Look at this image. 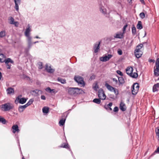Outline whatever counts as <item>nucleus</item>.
<instances>
[{
	"instance_id": "4",
	"label": "nucleus",
	"mask_w": 159,
	"mask_h": 159,
	"mask_svg": "<svg viewBox=\"0 0 159 159\" xmlns=\"http://www.w3.org/2000/svg\"><path fill=\"white\" fill-rule=\"evenodd\" d=\"M69 112L68 111L63 113L62 116V118L59 121V125L60 126H62L64 125L66 120V118L67 117Z\"/></svg>"
},
{
	"instance_id": "47",
	"label": "nucleus",
	"mask_w": 159,
	"mask_h": 159,
	"mask_svg": "<svg viewBox=\"0 0 159 159\" xmlns=\"http://www.w3.org/2000/svg\"><path fill=\"white\" fill-rule=\"evenodd\" d=\"M117 53L119 55H121L122 54V51L120 49H119L117 51Z\"/></svg>"
},
{
	"instance_id": "5",
	"label": "nucleus",
	"mask_w": 159,
	"mask_h": 159,
	"mask_svg": "<svg viewBox=\"0 0 159 159\" xmlns=\"http://www.w3.org/2000/svg\"><path fill=\"white\" fill-rule=\"evenodd\" d=\"M5 62L7 66V68L8 69H10L11 68V65L9 64V63H11L12 64H14V61L11 58H8L4 59L2 61V63Z\"/></svg>"
},
{
	"instance_id": "10",
	"label": "nucleus",
	"mask_w": 159,
	"mask_h": 159,
	"mask_svg": "<svg viewBox=\"0 0 159 159\" xmlns=\"http://www.w3.org/2000/svg\"><path fill=\"white\" fill-rule=\"evenodd\" d=\"M31 31V29L29 26V25H28V27L26 28V30L25 32V34L26 37L28 39H32V37L30 36V32Z\"/></svg>"
},
{
	"instance_id": "58",
	"label": "nucleus",
	"mask_w": 159,
	"mask_h": 159,
	"mask_svg": "<svg viewBox=\"0 0 159 159\" xmlns=\"http://www.w3.org/2000/svg\"><path fill=\"white\" fill-rule=\"evenodd\" d=\"M130 68H131V70H130V73H132V72H133V67L131 66H130Z\"/></svg>"
},
{
	"instance_id": "6",
	"label": "nucleus",
	"mask_w": 159,
	"mask_h": 159,
	"mask_svg": "<svg viewBox=\"0 0 159 159\" xmlns=\"http://www.w3.org/2000/svg\"><path fill=\"white\" fill-rule=\"evenodd\" d=\"M98 97L101 98L102 100H104L106 99V96L105 94L103 89H100L98 91Z\"/></svg>"
},
{
	"instance_id": "55",
	"label": "nucleus",
	"mask_w": 159,
	"mask_h": 159,
	"mask_svg": "<svg viewBox=\"0 0 159 159\" xmlns=\"http://www.w3.org/2000/svg\"><path fill=\"white\" fill-rule=\"evenodd\" d=\"M0 57L1 58H3V59H4V58L6 57L5 55L2 53H0Z\"/></svg>"
},
{
	"instance_id": "56",
	"label": "nucleus",
	"mask_w": 159,
	"mask_h": 159,
	"mask_svg": "<svg viewBox=\"0 0 159 159\" xmlns=\"http://www.w3.org/2000/svg\"><path fill=\"white\" fill-rule=\"evenodd\" d=\"M154 153H159V146L157 148Z\"/></svg>"
},
{
	"instance_id": "1",
	"label": "nucleus",
	"mask_w": 159,
	"mask_h": 159,
	"mask_svg": "<svg viewBox=\"0 0 159 159\" xmlns=\"http://www.w3.org/2000/svg\"><path fill=\"white\" fill-rule=\"evenodd\" d=\"M13 107V106L11 105L10 103L8 102L1 105L0 108L1 110L3 111H7L12 109Z\"/></svg>"
},
{
	"instance_id": "16",
	"label": "nucleus",
	"mask_w": 159,
	"mask_h": 159,
	"mask_svg": "<svg viewBox=\"0 0 159 159\" xmlns=\"http://www.w3.org/2000/svg\"><path fill=\"white\" fill-rule=\"evenodd\" d=\"M75 88H70L68 90L69 93L70 95L75 94Z\"/></svg>"
},
{
	"instance_id": "26",
	"label": "nucleus",
	"mask_w": 159,
	"mask_h": 159,
	"mask_svg": "<svg viewBox=\"0 0 159 159\" xmlns=\"http://www.w3.org/2000/svg\"><path fill=\"white\" fill-rule=\"evenodd\" d=\"M57 81L60 82L61 83L64 84L66 83V80L65 79H62L60 77H58L57 79Z\"/></svg>"
},
{
	"instance_id": "36",
	"label": "nucleus",
	"mask_w": 159,
	"mask_h": 159,
	"mask_svg": "<svg viewBox=\"0 0 159 159\" xmlns=\"http://www.w3.org/2000/svg\"><path fill=\"white\" fill-rule=\"evenodd\" d=\"M118 81L119 82V83L120 84H122L124 83V80L123 78V77H118Z\"/></svg>"
},
{
	"instance_id": "59",
	"label": "nucleus",
	"mask_w": 159,
	"mask_h": 159,
	"mask_svg": "<svg viewBox=\"0 0 159 159\" xmlns=\"http://www.w3.org/2000/svg\"><path fill=\"white\" fill-rule=\"evenodd\" d=\"M21 107H23V108H24V109H25L28 106H27V105L26 104H25L24 105H21Z\"/></svg>"
},
{
	"instance_id": "42",
	"label": "nucleus",
	"mask_w": 159,
	"mask_h": 159,
	"mask_svg": "<svg viewBox=\"0 0 159 159\" xmlns=\"http://www.w3.org/2000/svg\"><path fill=\"white\" fill-rule=\"evenodd\" d=\"M25 110V109H24V108H23V107H21V105H20L18 107V111L20 113H21L23 112Z\"/></svg>"
},
{
	"instance_id": "48",
	"label": "nucleus",
	"mask_w": 159,
	"mask_h": 159,
	"mask_svg": "<svg viewBox=\"0 0 159 159\" xmlns=\"http://www.w3.org/2000/svg\"><path fill=\"white\" fill-rule=\"evenodd\" d=\"M155 131L157 135L158 136V137L159 138V127L157 128V129H156Z\"/></svg>"
},
{
	"instance_id": "52",
	"label": "nucleus",
	"mask_w": 159,
	"mask_h": 159,
	"mask_svg": "<svg viewBox=\"0 0 159 159\" xmlns=\"http://www.w3.org/2000/svg\"><path fill=\"white\" fill-rule=\"evenodd\" d=\"M94 89L95 90H97V89H98V86L97 83L96 84L95 86L93 87Z\"/></svg>"
},
{
	"instance_id": "32",
	"label": "nucleus",
	"mask_w": 159,
	"mask_h": 159,
	"mask_svg": "<svg viewBox=\"0 0 159 159\" xmlns=\"http://www.w3.org/2000/svg\"><path fill=\"white\" fill-rule=\"evenodd\" d=\"M39 92H41L42 91L38 89H35V90H33L32 91L33 93H34V96H37L39 95Z\"/></svg>"
},
{
	"instance_id": "43",
	"label": "nucleus",
	"mask_w": 159,
	"mask_h": 159,
	"mask_svg": "<svg viewBox=\"0 0 159 159\" xmlns=\"http://www.w3.org/2000/svg\"><path fill=\"white\" fill-rule=\"evenodd\" d=\"M139 15L141 19H143L145 17V14L143 12L140 13Z\"/></svg>"
},
{
	"instance_id": "51",
	"label": "nucleus",
	"mask_w": 159,
	"mask_h": 159,
	"mask_svg": "<svg viewBox=\"0 0 159 159\" xmlns=\"http://www.w3.org/2000/svg\"><path fill=\"white\" fill-rule=\"evenodd\" d=\"M116 73L122 76L123 75V74L122 72L119 70H117L116 71Z\"/></svg>"
},
{
	"instance_id": "41",
	"label": "nucleus",
	"mask_w": 159,
	"mask_h": 159,
	"mask_svg": "<svg viewBox=\"0 0 159 159\" xmlns=\"http://www.w3.org/2000/svg\"><path fill=\"white\" fill-rule=\"evenodd\" d=\"M5 31H1L0 32V37L1 38H2L4 37L6 35Z\"/></svg>"
},
{
	"instance_id": "29",
	"label": "nucleus",
	"mask_w": 159,
	"mask_h": 159,
	"mask_svg": "<svg viewBox=\"0 0 159 159\" xmlns=\"http://www.w3.org/2000/svg\"><path fill=\"white\" fill-rule=\"evenodd\" d=\"M136 27L138 29L141 30L143 28L142 22L141 21H139Z\"/></svg>"
},
{
	"instance_id": "2",
	"label": "nucleus",
	"mask_w": 159,
	"mask_h": 159,
	"mask_svg": "<svg viewBox=\"0 0 159 159\" xmlns=\"http://www.w3.org/2000/svg\"><path fill=\"white\" fill-rule=\"evenodd\" d=\"M155 66L154 67V74L156 76H159V58H157L155 62Z\"/></svg>"
},
{
	"instance_id": "39",
	"label": "nucleus",
	"mask_w": 159,
	"mask_h": 159,
	"mask_svg": "<svg viewBox=\"0 0 159 159\" xmlns=\"http://www.w3.org/2000/svg\"><path fill=\"white\" fill-rule=\"evenodd\" d=\"M131 92L132 94L134 95H136L138 92H136L135 89L134 87V88L131 87Z\"/></svg>"
},
{
	"instance_id": "33",
	"label": "nucleus",
	"mask_w": 159,
	"mask_h": 159,
	"mask_svg": "<svg viewBox=\"0 0 159 159\" xmlns=\"http://www.w3.org/2000/svg\"><path fill=\"white\" fill-rule=\"evenodd\" d=\"M101 98H95L93 100V102L97 104H99L100 103L101 101Z\"/></svg>"
},
{
	"instance_id": "27",
	"label": "nucleus",
	"mask_w": 159,
	"mask_h": 159,
	"mask_svg": "<svg viewBox=\"0 0 159 159\" xmlns=\"http://www.w3.org/2000/svg\"><path fill=\"white\" fill-rule=\"evenodd\" d=\"M43 112L44 113L47 114L49 111V108L48 107H44L42 109Z\"/></svg>"
},
{
	"instance_id": "31",
	"label": "nucleus",
	"mask_w": 159,
	"mask_h": 159,
	"mask_svg": "<svg viewBox=\"0 0 159 159\" xmlns=\"http://www.w3.org/2000/svg\"><path fill=\"white\" fill-rule=\"evenodd\" d=\"M31 39H27L28 43V50H30V49L33 44V43H32L31 42Z\"/></svg>"
},
{
	"instance_id": "22",
	"label": "nucleus",
	"mask_w": 159,
	"mask_h": 159,
	"mask_svg": "<svg viewBox=\"0 0 159 159\" xmlns=\"http://www.w3.org/2000/svg\"><path fill=\"white\" fill-rule=\"evenodd\" d=\"M105 86L107 87V89L111 91H113V90L114 89V88L111 86L108 83H106L105 84Z\"/></svg>"
},
{
	"instance_id": "7",
	"label": "nucleus",
	"mask_w": 159,
	"mask_h": 159,
	"mask_svg": "<svg viewBox=\"0 0 159 159\" xmlns=\"http://www.w3.org/2000/svg\"><path fill=\"white\" fill-rule=\"evenodd\" d=\"M147 43V42H144L137 45L134 50V53L137 54L138 52H143L140 49L143 47V44Z\"/></svg>"
},
{
	"instance_id": "18",
	"label": "nucleus",
	"mask_w": 159,
	"mask_h": 159,
	"mask_svg": "<svg viewBox=\"0 0 159 159\" xmlns=\"http://www.w3.org/2000/svg\"><path fill=\"white\" fill-rule=\"evenodd\" d=\"M120 108L123 111H125L126 107L125 104L122 102H121L120 104Z\"/></svg>"
},
{
	"instance_id": "15",
	"label": "nucleus",
	"mask_w": 159,
	"mask_h": 159,
	"mask_svg": "<svg viewBox=\"0 0 159 159\" xmlns=\"http://www.w3.org/2000/svg\"><path fill=\"white\" fill-rule=\"evenodd\" d=\"M12 128L13 129L12 132L14 134L16 132L18 133L20 131L18 125H13Z\"/></svg>"
},
{
	"instance_id": "24",
	"label": "nucleus",
	"mask_w": 159,
	"mask_h": 159,
	"mask_svg": "<svg viewBox=\"0 0 159 159\" xmlns=\"http://www.w3.org/2000/svg\"><path fill=\"white\" fill-rule=\"evenodd\" d=\"M138 74L136 72H132V73H130V77L133 78H137L138 77Z\"/></svg>"
},
{
	"instance_id": "63",
	"label": "nucleus",
	"mask_w": 159,
	"mask_h": 159,
	"mask_svg": "<svg viewBox=\"0 0 159 159\" xmlns=\"http://www.w3.org/2000/svg\"><path fill=\"white\" fill-rule=\"evenodd\" d=\"M140 2H141L143 4H145V2L144 1V0H139Z\"/></svg>"
},
{
	"instance_id": "9",
	"label": "nucleus",
	"mask_w": 159,
	"mask_h": 159,
	"mask_svg": "<svg viewBox=\"0 0 159 159\" xmlns=\"http://www.w3.org/2000/svg\"><path fill=\"white\" fill-rule=\"evenodd\" d=\"M112 55L108 54L107 55H105L104 57H102L100 58V60L103 62H106L108 61L112 57Z\"/></svg>"
},
{
	"instance_id": "23",
	"label": "nucleus",
	"mask_w": 159,
	"mask_h": 159,
	"mask_svg": "<svg viewBox=\"0 0 159 159\" xmlns=\"http://www.w3.org/2000/svg\"><path fill=\"white\" fill-rule=\"evenodd\" d=\"M75 94H80L84 93V91L81 89L75 88Z\"/></svg>"
},
{
	"instance_id": "25",
	"label": "nucleus",
	"mask_w": 159,
	"mask_h": 159,
	"mask_svg": "<svg viewBox=\"0 0 159 159\" xmlns=\"http://www.w3.org/2000/svg\"><path fill=\"white\" fill-rule=\"evenodd\" d=\"M46 70L48 72L51 73L54 72L55 71L54 70L52 69L50 66L48 68V65H46Z\"/></svg>"
},
{
	"instance_id": "11",
	"label": "nucleus",
	"mask_w": 159,
	"mask_h": 159,
	"mask_svg": "<svg viewBox=\"0 0 159 159\" xmlns=\"http://www.w3.org/2000/svg\"><path fill=\"white\" fill-rule=\"evenodd\" d=\"M98 5L100 12L104 15L106 14L107 13L106 9L102 6L101 2H99Z\"/></svg>"
},
{
	"instance_id": "44",
	"label": "nucleus",
	"mask_w": 159,
	"mask_h": 159,
	"mask_svg": "<svg viewBox=\"0 0 159 159\" xmlns=\"http://www.w3.org/2000/svg\"><path fill=\"white\" fill-rule=\"evenodd\" d=\"M45 90L46 91L49 92L50 93H51L52 92V91H55L54 89H51V88L49 87H48L46 88L45 89Z\"/></svg>"
},
{
	"instance_id": "19",
	"label": "nucleus",
	"mask_w": 159,
	"mask_h": 159,
	"mask_svg": "<svg viewBox=\"0 0 159 159\" xmlns=\"http://www.w3.org/2000/svg\"><path fill=\"white\" fill-rule=\"evenodd\" d=\"M159 88V83H157L154 85L153 88V92H154L158 90V89Z\"/></svg>"
},
{
	"instance_id": "28",
	"label": "nucleus",
	"mask_w": 159,
	"mask_h": 159,
	"mask_svg": "<svg viewBox=\"0 0 159 159\" xmlns=\"http://www.w3.org/2000/svg\"><path fill=\"white\" fill-rule=\"evenodd\" d=\"M6 91L7 94H10L12 93H14V89L11 87L8 88Z\"/></svg>"
},
{
	"instance_id": "53",
	"label": "nucleus",
	"mask_w": 159,
	"mask_h": 159,
	"mask_svg": "<svg viewBox=\"0 0 159 159\" xmlns=\"http://www.w3.org/2000/svg\"><path fill=\"white\" fill-rule=\"evenodd\" d=\"M129 66H128L126 69V73L128 75H129Z\"/></svg>"
},
{
	"instance_id": "13",
	"label": "nucleus",
	"mask_w": 159,
	"mask_h": 159,
	"mask_svg": "<svg viewBox=\"0 0 159 159\" xmlns=\"http://www.w3.org/2000/svg\"><path fill=\"white\" fill-rule=\"evenodd\" d=\"M112 103L111 102H110L107 105H105L104 106V108L107 110L108 112H110L112 110L111 107L112 105Z\"/></svg>"
},
{
	"instance_id": "37",
	"label": "nucleus",
	"mask_w": 159,
	"mask_h": 159,
	"mask_svg": "<svg viewBox=\"0 0 159 159\" xmlns=\"http://www.w3.org/2000/svg\"><path fill=\"white\" fill-rule=\"evenodd\" d=\"M37 65L39 69H41L43 68V63L41 62H38Z\"/></svg>"
},
{
	"instance_id": "45",
	"label": "nucleus",
	"mask_w": 159,
	"mask_h": 159,
	"mask_svg": "<svg viewBox=\"0 0 159 159\" xmlns=\"http://www.w3.org/2000/svg\"><path fill=\"white\" fill-rule=\"evenodd\" d=\"M108 96L110 98L112 99L113 100H114L115 99V97L113 94H109Z\"/></svg>"
},
{
	"instance_id": "40",
	"label": "nucleus",
	"mask_w": 159,
	"mask_h": 159,
	"mask_svg": "<svg viewBox=\"0 0 159 159\" xmlns=\"http://www.w3.org/2000/svg\"><path fill=\"white\" fill-rule=\"evenodd\" d=\"M34 100L33 99H30L29 101L26 103L28 106L31 105L33 102Z\"/></svg>"
},
{
	"instance_id": "50",
	"label": "nucleus",
	"mask_w": 159,
	"mask_h": 159,
	"mask_svg": "<svg viewBox=\"0 0 159 159\" xmlns=\"http://www.w3.org/2000/svg\"><path fill=\"white\" fill-rule=\"evenodd\" d=\"M119 110L118 107H115L113 109V111L115 112H117Z\"/></svg>"
},
{
	"instance_id": "54",
	"label": "nucleus",
	"mask_w": 159,
	"mask_h": 159,
	"mask_svg": "<svg viewBox=\"0 0 159 159\" xmlns=\"http://www.w3.org/2000/svg\"><path fill=\"white\" fill-rule=\"evenodd\" d=\"M95 75H92V76H91V77L90 78V79L91 80H94L95 78Z\"/></svg>"
},
{
	"instance_id": "34",
	"label": "nucleus",
	"mask_w": 159,
	"mask_h": 159,
	"mask_svg": "<svg viewBox=\"0 0 159 159\" xmlns=\"http://www.w3.org/2000/svg\"><path fill=\"white\" fill-rule=\"evenodd\" d=\"M143 52H138L137 54L134 53V55L135 57L137 58H140L142 56Z\"/></svg>"
},
{
	"instance_id": "46",
	"label": "nucleus",
	"mask_w": 159,
	"mask_h": 159,
	"mask_svg": "<svg viewBox=\"0 0 159 159\" xmlns=\"http://www.w3.org/2000/svg\"><path fill=\"white\" fill-rule=\"evenodd\" d=\"M113 91L116 96H117L118 94V91L117 89L114 88V89L113 90Z\"/></svg>"
},
{
	"instance_id": "35",
	"label": "nucleus",
	"mask_w": 159,
	"mask_h": 159,
	"mask_svg": "<svg viewBox=\"0 0 159 159\" xmlns=\"http://www.w3.org/2000/svg\"><path fill=\"white\" fill-rule=\"evenodd\" d=\"M6 120L4 118L0 116V122L5 124L6 123Z\"/></svg>"
},
{
	"instance_id": "14",
	"label": "nucleus",
	"mask_w": 159,
	"mask_h": 159,
	"mask_svg": "<svg viewBox=\"0 0 159 159\" xmlns=\"http://www.w3.org/2000/svg\"><path fill=\"white\" fill-rule=\"evenodd\" d=\"M114 37L115 38L122 39L124 37V33L121 32H118L114 36Z\"/></svg>"
},
{
	"instance_id": "3",
	"label": "nucleus",
	"mask_w": 159,
	"mask_h": 159,
	"mask_svg": "<svg viewBox=\"0 0 159 159\" xmlns=\"http://www.w3.org/2000/svg\"><path fill=\"white\" fill-rule=\"evenodd\" d=\"M74 79L79 84L82 85L83 86L85 85V82L84 80V78L79 76H75Z\"/></svg>"
},
{
	"instance_id": "61",
	"label": "nucleus",
	"mask_w": 159,
	"mask_h": 159,
	"mask_svg": "<svg viewBox=\"0 0 159 159\" xmlns=\"http://www.w3.org/2000/svg\"><path fill=\"white\" fill-rule=\"evenodd\" d=\"M22 96V95H19L18 97H17L16 98V100H18V98H21Z\"/></svg>"
},
{
	"instance_id": "12",
	"label": "nucleus",
	"mask_w": 159,
	"mask_h": 159,
	"mask_svg": "<svg viewBox=\"0 0 159 159\" xmlns=\"http://www.w3.org/2000/svg\"><path fill=\"white\" fill-rule=\"evenodd\" d=\"M15 3V8L17 11H19V5L21 3V0H13Z\"/></svg>"
},
{
	"instance_id": "60",
	"label": "nucleus",
	"mask_w": 159,
	"mask_h": 159,
	"mask_svg": "<svg viewBox=\"0 0 159 159\" xmlns=\"http://www.w3.org/2000/svg\"><path fill=\"white\" fill-rule=\"evenodd\" d=\"M112 80L113 81H115L116 82V83H117L118 82V81L117 79H116V78H113L112 79Z\"/></svg>"
},
{
	"instance_id": "57",
	"label": "nucleus",
	"mask_w": 159,
	"mask_h": 159,
	"mask_svg": "<svg viewBox=\"0 0 159 159\" xmlns=\"http://www.w3.org/2000/svg\"><path fill=\"white\" fill-rule=\"evenodd\" d=\"M41 98L43 100H45L46 99V97L45 96L42 95L41 96Z\"/></svg>"
},
{
	"instance_id": "49",
	"label": "nucleus",
	"mask_w": 159,
	"mask_h": 159,
	"mask_svg": "<svg viewBox=\"0 0 159 159\" xmlns=\"http://www.w3.org/2000/svg\"><path fill=\"white\" fill-rule=\"evenodd\" d=\"M128 26V25L127 24H126L125 25L123 28V32L122 33H124V34L125 33V30H126V28Z\"/></svg>"
},
{
	"instance_id": "62",
	"label": "nucleus",
	"mask_w": 159,
	"mask_h": 159,
	"mask_svg": "<svg viewBox=\"0 0 159 159\" xmlns=\"http://www.w3.org/2000/svg\"><path fill=\"white\" fill-rule=\"evenodd\" d=\"M16 138L17 139V140L18 141V144H19V146L20 147V143L19 142V138H18V135H17V136H16Z\"/></svg>"
},
{
	"instance_id": "38",
	"label": "nucleus",
	"mask_w": 159,
	"mask_h": 159,
	"mask_svg": "<svg viewBox=\"0 0 159 159\" xmlns=\"http://www.w3.org/2000/svg\"><path fill=\"white\" fill-rule=\"evenodd\" d=\"M136 28L134 26L132 28V32L133 35L136 34Z\"/></svg>"
},
{
	"instance_id": "20",
	"label": "nucleus",
	"mask_w": 159,
	"mask_h": 159,
	"mask_svg": "<svg viewBox=\"0 0 159 159\" xmlns=\"http://www.w3.org/2000/svg\"><path fill=\"white\" fill-rule=\"evenodd\" d=\"M9 23L11 24L14 25L15 26H17V25H16V24H18L17 22H15L14 18L12 17H10V19H9Z\"/></svg>"
},
{
	"instance_id": "8",
	"label": "nucleus",
	"mask_w": 159,
	"mask_h": 159,
	"mask_svg": "<svg viewBox=\"0 0 159 159\" xmlns=\"http://www.w3.org/2000/svg\"><path fill=\"white\" fill-rule=\"evenodd\" d=\"M101 41L96 42L93 45V49L95 53H97L100 50Z\"/></svg>"
},
{
	"instance_id": "30",
	"label": "nucleus",
	"mask_w": 159,
	"mask_h": 159,
	"mask_svg": "<svg viewBox=\"0 0 159 159\" xmlns=\"http://www.w3.org/2000/svg\"><path fill=\"white\" fill-rule=\"evenodd\" d=\"M63 144H64V145H63V144H62L60 147L61 148H63L69 149L70 151H71V150L70 148V146L67 143L66 144L65 143H63Z\"/></svg>"
},
{
	"instance_id": "21",
	"label": "nucleus",
	"mask_w": 159,
	"mask_h": 159,
	"mask_svg": "<svg viewBox=\"0 0 159 159\" xmlns=\"http://www.w3.org/2000/svg\"><path fill=\"white\" fill-rule=\"evenodd\" d=\"M134 87L135 89L136 92H138L139 88V84L137 83H134V84L132 86V88H134Z\"/></svg>"
},
{
	"instance_id": "17",
	"label": "nucleus",
	"mask_w": 159,
	"mask_h": 159,
	"mask_svg": "<svg viewBox=\"0 0 159 159\" xmlns=\"http://www.w3.org/2000/svg\"><path fill=\"white\" fill-rule=\"evenodd\" d=\"M28 98H18L17 101L21 104H24L26 102Z\"/></svg>"
},
{
	"instance_id": "64",
	"label": "nucleus",
	"mask_w": 159,
	"mask_h": 159,
	"mask_svg": "<svg viewBox=\"0 0 159 159\" xmlns=\"http://www.w3.org/2000/svg\"><path fill=\"white\" fill-rule=\"evenodd\" d=\"M29 50H28V48H25V52H27Z\"/></svg>"
}]
</instances>
